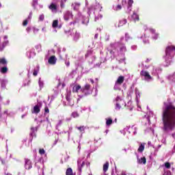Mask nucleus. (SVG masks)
Instances as JSON below:
<instances>
[{"instance_id": "nucleus-1", "label": "nucleus", "mask_w": 175, "mask_h": 175, "mask_svg": "<svg viewBox=\"0 0 175 175\" xmlns=\"http://www.w3.org/2000/svg\"><path fill=\"white\" fill-rule=\"evenodd\" d=\"M163 131L167 132L175 128V107L173 105H167L163 111Z\"/></svg>"}, {"instance_id": "nucleus-2", "label": "nucleus", "mask_w": 175, "mask_h": 175, "mask_svg": "<svg viewBox=\"0 0 175 175\" xmlns=\"http://www.w3.org/2000/svg\"><path fill=\"white\" fill-rule=\"evenodd\" d=\"M175 56V46L173 45L168 46L165 49V55L164 59L166 62V66L172 65L173 57Z\"/></svg>"}, {"instance_id": "nucleus-3", "label": "nucleus", "mask_w": 175, "mask_h": 175, "mask_svg": "<svg viewBox=\"0 0 175 175\" xmlns=\"http://www.w3.org/2000/svg\"><path fill=\"white\" fill-rule=\"evenodd\" d=\"M81 92L85 96L91 95V94H92V89L91 88V85H90V83H86L81 89Z\"/></svg>"}, {"instance_id": "nucleus-4", "label": "nucleus", "mask_w": 175, "mask_h": 175, "mask_svg": "<svg viewBox=\"0 0 175 175\" xmlns=\"http://www.w3.org/2000/svg\"><path fill=\"white\" fill-rule=\"evenodd\" d=\"M116 110H120L122 107H124V106H126L125 101L124 100L121 99L120 97H117L116 98Z\"/></svg>"}, {"instance_id": "nucleus-5", "label": "nucleus", "mask_w": 175, "mask_h": 175, "mask_svg": "<svg viewBox=\"0 0 175 175\" xmlns=\"http://www.w3.org/2000/svg\"><path fill=\"white\" fill-rule=\"evenodd\" d=\"M140 76H142V77L145 78V80H152V77H151V75H150V72H148V71L142 70L140 72Z\"/></svg>"}, {"instance_id": "nucleus-6", "label": "nucleus", "mask_w": 175, "mask_h": 175, "mask_svg": "<svg viewBox=\"0 0 175 175\" xmlns=\"http://www.w3.org/2000/svg\"><path fill=\"white\" fill-rule=\"evenodd\" d=\"M149 31L150 32V33H152V38L154 40H157V39L159 38V33H157V31H155V29L150 28L149 29Z\"/></svg>"}, {"instance_id": "nucleus-7", "label": "nucleus", "mask_w": 175, "mask_h": 175, "mask_svg": "<svg viewBox=\"0 0 175 175\" xmlns=\"http://www.w3.org/2000/svg\"><path fill=\"white\" fill-rule=\"evenodd\" d=\"M25 167L27 170H31L32 169V161L30 159H25Z\"/></svg>"}, {"instance_id": "nucleus-8", "label": "nucleus", "mask_w": 175, "mask_h": 175, "mask_svg": "<svg viewBox=\"0 0 175 175\" xmlns=\"http://www.w3.org/2000/svg\"><path fill=\"white\" fill-rule=\"evenodd\" d=\"M72 17H73V14H72V12H70V11H67L65 12L64 16L65 21H69V19Z\"/></svg>"}, {"instance_id": "nucleus-9", "label": "nucleus", "mask_w": 175, "mask_h": 175, "mask_svg": "<svg viewBox=\"0 0 175 175\" xmlns=\"http://www.w3.org/2000/svg\"><path fill=\"white\" fill-rule=\"evenodd\" d=\"M125 81V77L120 76L116 81V85H121Z\"/></svg>"}, {"instance_id": "nucleus-10", "label": "nucleus", "mask_w": 175, "mask_h": 175, "mask_svg": "<svg viewBox=\"0 0 175 175\" xmlns=\"http://www.w3.org/2000/svg\"><path fill=\"white\" fill-rule=\"evenodd\" d=\"M48 62L50 64V65H55V64H57V57H55L54 55L51 56L48 60Z\"/></svg>"}, {"instance_id": "nucleus-11", "label": "nucleus", "mask_w": 175, "mask_h": 175, "mask_svg": "<svg viewBox=\"0 0 175 175\" xmlns=\"http://www.w3.org/2000/svg\"><path fill=\"white\" fill-rule=\"evenodd\" d=\"M36 132H38V126L31 127L30 136H31V140H32V139H33V136H35V137H36Z\"/></svg>"}, {"instance_id": "nucleus-12", "label": "nucleus", "mask_w": 175, "mask_h": 175, "mask_svg": "<svg viewBox=\"0 0 175 175\" xmlns=\"http://www.w3.org/2000/svg\"><path fill=\"white\" fill-rule=\"evenodd\" d=\"M57 3H51L50 5H49V10H51V12H57Z\"/></svg>"}, {"instance_id": "nucleus-13", "label": "nucleus", "mask_w": 175, "mask_h": 175, "mask_svg": "<svg viewBox=\"0 0 175 175\" xmlns=\"http://www.w3.org/2000/svg\"><path fill=\"white\" fill-rule=\"evenodd\" d=\"M8 44H9V40H4L2 44H0V51H3V49H5Z\"/></svg>"}, {"instance_id": "nucleus-14", "label": "nucleus", "mask_w": 175, "mask_h": 175, "mask_svg": "<svg viewBox=\"0 0 175 175\" xmlns=\"http://www.w3.org/2000/svg\"><path fill=\"white\" fill-rule=\"evenodd\" d=\"M81 85H75L73 88H72V92L73 93H77L79 92V90H81Z\"/></svg>"}, {"instance_id": "nucleus-15", "label": "nucleus", "mask_w": 175, "mask_h": 175, "mask_svg": "<svg viewBox=\"0 0 175 175\" xmlns=\"http://www.w3.org/2000/svg\"><path fill=\"white\" fill-rule=\"evenodd\" d=\"M32 113H35V114H38V113H40V107L39 105L34 106Z\"/></svg>"}, {"instance_id": "nucleus-16", "label": "nucleus", "mask_w": 175, "mask_h": 175, "mask_svg": "<svg viewBox=\"0 0 175 175\" xmlns=\"http://www.w3.org/2000/svg\"><path fill=\"white\" fill-rule=\"evenodd\" d=\"M103 170L104 172V173H106V172H107V170H109V162L107 161L103 167Z\"/></svg>"}, {"instance_id": "nucleus-17", "label": "nucleus", "mask_w": 175, "mask_h": 175, "mask_svg": "<svg viewBox=\"0 0 175 175\" xmlns=\"http://www.w3.org/2000/svg\"><path fill=\"white\" fill-rule=\"evenodd\" d=\"M125 24H126V19L125 18L121 19L119 21L118 27H123V25H125Z\"/></svg>"}, {"instance_id": "nucleus-18", "label": "nucleus", "mask_w": 175, "mask_h": 175, "mask_svg": "<svg viewBox=\"0 0 175 175\" xmlns=\"http://www.w3.org/2000/svg\"><path fill=\"white\" fill-rule=\"evenodd\" d=\"M146 162H147V159H146V157H142L139 160V163L140 164L143 163L144 165H146Z\"/></svg>"}, {"instance_id": "nucleus-19", "label": "nucleus", "mask_w": 175, "mask_h": 175, "mask_svg": "<svg viewBox=\"0 0 175 175\" xmlns=\"http://www.w3.org/2000/svg\"><path fill=\"white\" fill-rule=\"evenodd\" d=\"M66 175H73V170L69 167L66 170Z\"/></svg>"}, {"instance_id": "nucleus-20", "label": "nucleus", "mask_w": 175, "mask_h": 175, "mask_svg": "<svg viewBox=\"0 0 175 175\" xmlns=\"http://www.w3.org/2000/svg\"><path fill=\"white\" fill-rule=\"evenodd\" d=\"M0 72L1 73H3V75H5V73H8V67H2L0 70Z\"/></svg>"}, {"instance_id": "nucleus-21", "label": "nucleus", "mask_w": 175, "mask_h": 175, "mask_svg": "<svg viewBox=\"0 0 175 175\" xmlns=\"http://www.w3.org/2000/svg\"><path fill=\"white\" fill-rule=\"evenodd\" d=\"M113 124V120L111 118L106 119V125L110 126Z\"/></svg>"}, {"instance_id": "nucleus-22", "label": "nucleus", "mask_w": 175, "mask_h": 175, "mask_svg": "<svg viewBox=\"0 0 175 175\" xmlns=\"http://www.w3.org/2000/svg\"><path fill=\"white\" fill-rule=\"evenodd\" d=\"M144 144H142L138 148V152H143L144 151Z\"/></svg>"}, {"instance_id": "nucleus-23", "label": "nucleus", "mask_w": 175, "mask_h": 175, "mask_svg": "<svg viewBox=\"0 0 175 175\" xmlns=\"http://www.w3.org/2000/svg\"><path fill=\"white\" fill-rule=\"evenodd\" d=\"M85 165V163L83 161L81 165H79L78 170L80 173H81L83 170V167H84Z\"/></svg>"}, {"instance_id": "nucleus-24", "label": "nucleus", "mask_w": 175, "mask_h": 175, "mask_svg": "<svg viewBox=\"0 0 175 175\" xmlns=\"http://www.w3.org/2000/svg\"><path fill=\"white\" fill-rule=\"evenodd\" d=\"M0 64H1V65H8V61H6V59H5V58H1Z\"/></svg>"}, {"instance_id": "nucleus-25", "label": "nucleus", "mask_w": 175, "mask_h": 175, "mask_svg": "<svg viewBox=\"0 0 175 175\" xmlns=\"http://www.w3.org/2000/svg\"><path fill=\"white\" fill-rule=\"evenodd\" d=\"M66 1L67 0H61V1H60V8L62 9H64V8H65V3H66Z\"/></svg>"}, {"instance_id": "nucleus-26", "label": "nucleus", "mask_w": 175, "mask_h": 175, "mask_svg": "<svg viewBox=\"0 0 175 175\" xmlns=\"http://www.w3.org/2000/svg\"><path fill=\"white\" fill-rule=\"evenodd\" d=\"M132 5H133V0H129L128 1V9H131L132 8Z\"/></svg>"}, {"instance_id": "nucleus-27", "label": "nucleus", "mask_w": 175, "mask_h": 175, "mask_svg": "<svg viewBox=\"0 0 175 175\" xmlns=\"http://www.w3.org/2000/svg\"><path fill=\"white\" fill-rule=\"evenodd\" d=\"M52 27L53 28H57V27H58V20L53 21Z\"/></svg>"}, {"instance_id": "nucleus-28", "label": "nucleus", "mask_w": 175, "mask_h": 175, "mask_svg": "<svg viewBox=\"0 0 175 175\" xmlns=\"http://www.w3.org/2000/svg\"><path fill=\"white\" fill-rule=\"evenodd\" d=\"M77 129H78V131L80 132H84V131L85 130V127H84V126H81L77 127Z\"/></svg>"}, {"instance_id": "nucleus-29", "label": "nucleus", "mask_w": 175, "mask_h": 175, "mask_svg": "<svg viewBox=\"0 0 175 175\" xmlns=\"http://www.w3.org/2000/svg\"><path fill=\"white\" fill-rule=\"evenodd\" d=\"M133 18H134L135 21H139V15L135 13L133 14Z\"/></svg>"}, {"instance_id": "nucleus-30", "label": "nucleus", "mask_w": 175, "mask_h": 175, "mask_svg": "<svg viewBox=\"0 0 175 175\" xmlns=\"http://www.w3.org/2000/svg\"><path fill=\"white\" fill-rule=\"evenodd\" d=\"M80 38V33H77V31L75 32V36H74L75 40H77Z\"/></svg>"}, {"instance_id": "nucleus-31", "label": "nucleus", "mask_w": 175, "mask_h": 175, "mask_svg": "<svg viewBox=\"0 0 175 175\" xmlns=\"http://www.w3.org/2000/svg\"><path fill=\"white\" fill-rule=\"evenodd\" d=\"M71 116L73 118H77V117H79V113L74 111L72 113Z\"/></svg>"}, {"instance_id": "nucleus-32", "label": "nucleus", "mask_w": 175, "mask_h": 175, "mask_svg": "<svg viewBox=\"0 0 175 175\" xmlns=\"http://www.w3.org/2000/svg\"><path fill=\"white\" fill-rule=\"evenodd\" d=\"M38 73H39V68L34 69L33 72V76L34 77L38 76Z\"/></svg>"}, {"instance_id": "nucleus-33", "label": "nucleus", "mask_w": 175, "mask_h": 175, "mask_svg": "<svg viewBox=\"0 0 175 175\" xmlns=\"http://www.w3.org/2000/svg\"><path fill=\"white\" fill-rule=\"evenodd\" d=\"M39 154L40 155H44V154H46V151L44 150V149L40 148L39 149Z\"/></svg>"}, {"instance_id": "nucleus-34", "label": "nucleus", "mask_w": 175, "mask_h": 175, "mask_svg": "<svg viewBox=\"0 0 175 175\" xmlns=\"http://www.w3.org/2000/svg\"><path fill=\"white\" fill-rule=\"evenodd\" d=\"M170 80H171L172 81H175V72L169 77Z\"/></svg>"}, {"instance_id": "nucleus-35", "label": "nucleus", "mask_w": 175, "mask_h": 175, "mask_svg": "<svg viewBox=\"0 0 175 175\" xmlns=\"http://www.w3.org/2000/svg\"><path fill=\"white\" fill-rule=\"evenodd\" d=\"M44 20V14H42L39 16V21H43Z\"/></svg>"}, {"instance_id": "nucleus-36", "label": "nucleus", "mask_w": 175, "mask_h": 175, "mask_svg": "<svg viewBox=\"0 0 175 175\" xmlns=\"http://www.w3.org/2000/svg\"><path fill=\"white\" fill-rule=\"evenodd\" d=\"M92 54V52L91 51H88L86 54L85 55V58H88V57H90Z\"/></svg>"}, {"instance_id": "nucleus-37", "label": "nucleus", "mask_w": 175, "mask_h": 175, "mask_svg": "<svg viewBox=\"0 0 175 175\" xmlns=\"http://www.w3.org/2000/svg\"><path fill=\"white\" fill-rule=\"evenodd\" d=\"M33 31L34 35H36V33H38V32H39V29L33 27Z\"/></svg>"}, {"instance_id": "nucleus-38", "label": "nucleus", "mask_w": 175, "mask_h": 175, "mask_svg": "<svg viewBox=\"0 0 175 175\" xmlns=\"http://www.w3.org/2000/svg\"><path fill=\"white\" fill-rule=\"evenodd\" d=\"M165 167H166L167 169H170V163L166 162V163H165Z\"/></svg>"}, {"instance_id": "nucleus-39", "label": "nucleus", "mask_w": 175, "mask_h": 175, "mask_svg": "<svg viewBox=\"0 0 175 175\" xmlns=\"http://www.w3.org/2000/svg\"><path fill=\"white\" fill-rule=\"evenodd\" d=\"M23 27H27L28 25V20H25L23 23Z\"/></svg>"}, {"instance_id": "nucleus-40", "label": "nucleus", "mask_w": 175, "mask_h": 175, "mask_svg": "<svg viewBox=\"0 0 175 175\" xmlns=\"http://www.w3.org/2000/svg\"><path fill=\"white\" fill-rule=\"evenodd\" d=\"M120 51H126V47H125V46H122V47H120Z\"/></svg>"}, {"instance_id": "nucleus-41", "label": "nucleus", "mask_w": 175, "mask_h": 175, "mask_svg": "<svg viewBox=\"0 0 175 175\" xmlns=\"http://www.w3.org/2000/svg\"><path fill=\"white\" fill-rule=\"evenodd\" d=\"M31 30H32V28H31V27H28L26 28V31L27 33H29V32H31Z\"/></svg>"}, {"instance_id": "nucleus-42", "label": "nucleus", "mask_w": 175, "mask_h": 175, "mask_svg": "<svg viewBox=\"0 0 175 175\" xmlns=\"http://www.w3.org/2000/svg\"><path fill=\"white\" fill-rule=\"evenodd\" d=\"M163 175H172V172L170 171H166L164 172Z\"/></svg>"}, {"instance_id": "nucleus-43", "label": "nucleus", "mask_w": 175, "mask_h": 175, "mask_svg": "<svg viewBox=\"0 0 175 175\" xmlns=\"http://www.w3.org/2000/svg\"><path fill=\"white\" fill-rule=\"evenodd\" d=\"M122 9V6L121 5H118L116 7V10H121Z\"/></svg>"}, {"instance_id": "nucleus-44", "label": "nucleus", "mask_w": 175, "mask_h": 175, "mask_svg": "<svg viewBox=\"0 0 175 175\" xmlns=\"http://www.w3.org/2000/svg\"><path fill=\"white\" fill-rule=\"evenodd\" d=\"M44 111H45V113H50V110L49 109L48 107H45Z\"/></svg>"}, {"instance_id": "nucleus-45", "label": "nucleus", "mask_w": 175, "mask_h": 175, "mask_svg": "<svg viewBox=\"0 0 175 175\" xmlns=\"http://www.w3.org/2000/svg\"><path fill=\"white\" fill-rule=\"evenodd\" d=\"M62 122H63L62 120H59L58 124H57L58 126H61L62 125Z\"/></svg>"}, {"instance_id": "nucleus-46", "label": "nucleus", "mask_w": 175, "mask_h": 175, "mask_svg": "<svg viewBox=\"0 0 175 175\" xmlns=\"http://www.w3.org/2000/svg\"><path fill=\"white\" fill-rule=\"evenodd\" d=\"M66 66H69L70 65V62H66Z\"/></svg>"}, {"instance_id": "nucleus-47", "label": "nucleus", "mask_w": 175, "mask_h": 175, "mask_svg": "<svg viewBox=\"0 0 175 175\" xmlns=\"http://www.w3.org/2000/svg\"><path fill=\"white\" fill-rule=\"evenodd\" d=\"M1 87H5V82H4V81H3V82L1 83Z\"/></svg>"}, {"instance_id": "nucleus-48", "label": "nucleus", "mask_w": 175, "mask_h": 175, "mask_svg": "<svg viewBox=\"0 0 175 175\" xmlns=\"http://www.w3.org/2000/svg\"><path fill=\"white\" fill-rule=\"evenodd\" d=\"M3 39H4V40H8V36H5L3 37Z\"/></svg>"}, {"instance_id": "nucleus-49", "label": "nucleus", "mask_w": 175, "mask_h": 175, "mask_svg": "<svg viewBox=\"0 0 175 175\" xmlns=\"http://www.w3.org/2000/svg\"><path fill=\"white\" fill-rule=\"evenodd\" d=\"M57 143H58V139H55V143H54V146H55V144H57Z\"/></svg>"}, {"instance_id": "nucleus-50", "label": "nucleus", "mask_w": 175, "mask_h": 175, "mask_svg": "<svg viewBox=\"0 0 175 175\" xmlns=\"http://www.w3.org/2000/svg\"><path fill=\"white\" fill-rule=\"evenodd\" d=\"M172 136L174 139H175V133H172Z\"/></svg>"}, {"instance_id": "nucleus-51", "label": "nucleus", "mask_w": 175, "mask_h": 175, "mask_svg": "<svg viewBox=\"0 0 175 175\" xmlns=\"http://www.w3.org/2000/svg\"><path fill=\"white\" fill-rule=\"evenodd\" d=\"M90 82L92 83V84H94V79H90Z\"/></svg>"}, {"instance_id": "nucleus-52", "label": "nucleus", "mask_w": 175, "mask_h": 175, "mask_svg": "<svg viewBox=\"0 0 175 175\" xmlns=\"http://www.w3.org/2000/svg\"><path fill=\"white\" fill-rule=\"evenodd\" d=\"M94 38H95V39H98V34H96V35L94 36Z\"/></svg>"}, {"instance_id": "nucleus-53", "label": "nucleus", "mask_w": 175, "mask_h": 175, "mask_svg": "<svg viewBox=\"0 0 175 175\" xmlns=\"http://www.w3.org/2000/svg\"><path fill=\"white\" fill-rule=\"evenodd\" d=\"M76 5H77L78 6H80V3H76Z\"/></svg>"}, {"instance_id": "nucleus-54", "label": "nucleus", "mask_w": 175, "mask_h": 175, "mask_svg": "<svg viewBox=\"0 0 175 175\" xmlns=\"http://www.w3.org/2000/svg\"><path fill=\"white\" fill-rule=\"evenodd\" d=\"M62 86H63V87H65V83H63V84H62Z\"/></svg>"}, {"instance_id": "nucleus-55", "label": "nucleus", "mask_w": 175, "mask_h": 175, "mask_svg": "<svg viewBox=\"0 0 175 175\" xmlns=\"http://www.w3.org/2000/svg\"><path fill=\"white\" fill-rule=\"evenodd\" d=\"M31 14L30 13V15H29V18H31Z\"/></svg>"}, {"instance_id": "nucleus-56", "label": "nucleus", "mask_w": 175, "mask_h": 175, "mask_svg": "<svg viewBox=\"0 0 175 175\" xmlns=\"http://www.w3.org/2000/svg\"><path fill=\"white\" fill-rule=\"evenodd\" d=\"M121 175H126V174L122 173Z\"/></svg>"}, {"instance_id": "nucleus-57", "label": "nucleus", "mask_w": 175, "mask_h": 175, "mask_svg": "<svg viewBox=\"0 0 175 175\" xmlns=\"http://www.w3.org/2000/svg\"><path fill=\"white\" fill-rule=\"evenodd\" d=\"M89 175H92V174H89Z\"/></svg>"}, {"instance_id": "nucleus-58", "label": "nucleus", "mask_w": 175, "mask_h": 175, "mask_svg": "<svg viewBox=\"0 0 175 175\" xmlns=\"http://www.w3.org/2000/svg\"><path fill=\"white\" fill-rule=\"evenodd\" d=\"M124 151H126V149H124Z\"/></svg>"}]
</instances>
